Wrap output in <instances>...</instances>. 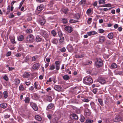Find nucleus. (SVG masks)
Instances as JSON below:
<instances>
[{
	"label": "nucleus",
	"mask_w": 123,
	"mask_h": 123,
	"mask_svg": "<svg viewBox=\"0 0 123 123\" xmlns=\"http://www.w3.org/2000/svg\"><path fill=\"white\" fill-rule=\"evenodd\" d=\"M33 36L31 34L28 35L26 38V41L27 43H32L34 41Z\"/></svg>",
	"instance_id": "f257e3e1"
},
{
	"label": "nucleus",
	"mask_w": 123,
	"mask_h": 123,
	"mask_svg": "<svg viewBox=\"0 0 123 123\" xmlns=\"http://www.w3.org/2000/svg\"><path fill=\"white\" fill-rule=\"evenodd\" d=\"M83 82L85 84H91L93 82V80L91 78L87 76L84 78Z\"/></svg>",
	"instance_id": "f03ea898"
},
{
	"label": "nucleus",
	"mask_w": 123,
	"mask_h": 123,
	"mask_svg": "<svg viewBox=\"0 0 123 123\" xmlns=\"http://www.w3.org/2000/svg\"><path fill=\"white\" fill-rule=\"evenodd\" d=\"M90 110L88 108L86 107L84 110V114L85 116L88 117L90 116L91 112Z\"/></svg>",
	"instance_id": "7ed1b4c3"
},
{
	"label": "nucleus",
	"mask_w": 123,
	"mask_h": 123,
	"mask_svg": "<svg viewBox=\"0 0 123 123\" xmlns=\"http://www.w3.org/2000/svg\"><path fill=\"white\" fill-rule=\"evenodd\" d=\"M40 33L42 36L45 38H48L49 35L47 33L46 31L43 30H41Z\"/></svg>",
	"instance_id": "20e7f679"
},
{
	"label": "nucleus",
	"mask_w": 123,
	"mask_h": 123,
	"mask_svg": "<svg viewBox=\"0 0 123 123\" xmlns=\"http://www.w3.org/2000/svg\"><path fill=\"white\" fill-rule=\"evenodd\" d=\"M30 104L33 109L35 111H37L38 109V107L36 104L32 102L30 103Z\"/></svg>",
	"instance_id": "39448f33"
},
{
	"label": "nucleus",
	"mask_w": 123,
	"mask_h": 123,
	"mask_svg": "<svg viewBox=\"0 0 123 123\" xmlns=\"http://www.w3.org/2000/svg\"><path fill=\"white\" fill-rule=\"evenodd\" d=\"M65 31L68 32L70 33L73 31V29L72 27L69 26H67L64 28Z\"/></svg>",
	"instance_id": "423d86ee"
},
{
	"label": "nucleus",
	"mask_w": 123,
	"mask_h": 123,
	"mask_svg": "<svg viewBox=\"0 0 123 123\" xmlns=\"http://www.w3.org/2000/svg\"><path fill=\"white\" fill-rule=\"evenodd\" d=\"M55 68L56 69L58 70L60 69V62L59 61H57L55 62Z\"/></svg>",
	"instance_id": "0eeeda50"
},
{
	"label": "nucleus",
	"mask_w": 123,
	"mask_h": 123,
	"mask_svg": "<svg viewBox=\"0 0 123 123\" xmlns=\"http://www.w3.org/2000/svg\"><path fill=\"white\" fill-rule=\"evenodd\" d=\"M31 73L30 72H25L23 75V77L24 78L29 77L30 76Z\"/></svg>",
	"instance_id": "6e6552de"
},
{
	"label": "nucleus",
	"mask_w": 123,
	"mask_h": 123,
	"mask_svg": "<svg viewBox=\"0 0 123 123\" xmlns=\"http://www.w3.org/2000/svg\"><path fill=\"white\" fill-rule=\"evenodd\" d=\"M40 67V65L39 63H37L34 64L32 67V68L34 70H38Z\"/></svg>",
	"instance_id": "1a4fd4ad"
},
{
	"label": "nucleus",
	"mask_w": 123,
	"mask_h": 123,
	"mask_svg": "<svg viewBox=\"0 0 123 123\" xmlns=\"http://www.w3.org/2000/svg\"><path fill=\"white\" fill-rule=\"evenodd\" d=\"M44 8V5L43 4H40L37 7V10L38 11H41L43 10Z\"/></svg>",
	"instance_id": "9d476101"
},
{
	"label": "nucleus",
	"mask_w": 123,
	"mask_h": 123,
	"mask_svg": "<svg viewBox=\"0 0 123 123\" xmlns=\"http://www.w3.org/2000/svg\"><path fill=\"white\" fill-rule=\"evenodd\" d=\"M54 89L58 91H60L62 90V88L60 86L56 85L55 86Z\"/></svg>",
	"instance_id": "9b49d317"
},
{
	"label": "nucleus",
	"mask_w": 123,
	"mask_h": 123,
	"mask_svg": "<svg viewBox=\"0 0 123 123\" xmlns=\"http://www.w3.org/2000/svg\"><path fill=\"white\" fill-rule=\"evenodd\" d=\"M114 120V121L116 122H118L121 120V118L118 115L116 116Z\"/></svg>",
	"instance_id": "f8f14e48"
},
{
	"label": "nucleus",
	"mask_w": 123,
	"mask_h": 123,
	"mask_svg": "<svg viewBox=\"0 0 123 123\" xmlns=\"http://www.w3.org/2000/svg\"><path fill=\"white\" fill-rule=\"evenodd\" d=\"M71 116H72L74 120H77L78 119V116L75 114H71Z\"/></svg>",
	"instance_id": "ddd939ff"
},
{
	"label": "nucleus",
	"mask_w": 123,
	"mask_h": 123,
	"mask_svg": "<svg viewBox=\"0 0 123 123\" xmlns=\"http://www.w3.org/2000/svg\"><path fill=\"white\" fill-rule=\"evenodd\" d=\"M10 40L11 42L13 44H16V42L15 41V37H12L10 38Z\"/></svg>",
	"instance_id": "4468645a"
},
{
	"label": "nucleus",
	"mask_w": 123,
	"mask_h": 123,
	"mask_svg": "<svg viewBox=\"0 0 123 123\" xmlns=\"http://www.w3.org/2000/svg\"><path fill=\"white\" fill-rule=\"evenodd\" d=\"M95 64L97 67H100V61H99L98 59L97 58L96 59Z\"/></svg>",
	"instance_id": "2eb2a0df"
},
{
	"label": "nucleus",
	"mask_w": 123,
	"mask_h": 123,
	"mask_svg": "<svg viewBox=\"0 0 123 123\" xmlns=\"http://www.w3.org/2000/svg\"><path fill=\"white\" fill-rule=\"evenodd\" d=\"M25 88L22 83L20 84L19 87V89L20 91H23L25 90Z\"/></svg>",
	"instance_id": "dca6fc26"
},
{
	"label": "nucleus",
	"mask_w": 123,
	"mask_h": 123,
	"mask_svg": "<svg viewBox=\"0 0 123 123\" xmlns=\"http://www.w3.org/2000/svg\"><path fill=\"white\" fill-rule=\"evenodd\" d=\"M35 88L37 90L40 89L41 88L40 86L36 82H35L34 83Z\"/></svg>",
	"instance_id": "f3484780"
},
{
	"label": "nucleus",
	"mask_w": 123,
	"mask_h": 123,
	"mask_svg": "<svg viewBox=\"0 0 123 123\" xmlns=\"http://www.w3.org/2000/svg\"><path fill=\"white\" fill-rule=\"evenodd\" d=\"M42 40V38L40 37L39 36L37 35L36 38V40L37 42L41 41Z\"/></svg>",
	"instance_id": "a211bd4d"
},
{
	"label": "nucleus",
	"mask_w": 123,
	"mask_h": 123,
	"mask_svg": "<svg viewBox=\"0 0 123 123\" xmlns=\"http://www.w3.org/2000/svg\"><path fill=\"white\" fill-rule=\"evenodd\" d=\"M0 106L1 107L5 109L6 108L7 106V105L6 103H4L0 104Z\"/></svg>",
	"instance_id": "6ab92c4d"
},
{
	"label": "nucleus",
	"mask_w": 123,
	"mask_h": 123,
	"mask_svg": "<svg viewBox=\"0 0 123 123\" xmlns=\"http://www.w3.org/2000/svg\"><path fill=\"white\" fill-rule=\"evenodd\" d=\"M105 37L103 36H100V43H102L105 41Z\"/></svg>",
	"instance_id": "aec40b11"
},
{
	"label": "nucleus",
	"mask_w": 123,
	"mask_h": 123,
	"mask_svg": "<svg viewBox=\"0 0 123 123\" xmlns=\"http://www.w3.org/2000/svg\"><path fill=\"white\" fill-rule=\"evenodd\" d=\"M91 105L92 108L94 109L95 111H96L97 110V109L96 108V106L93 102H92L91 103Z\"/></svg>",
	"instance_id": "412c9836"
},
{
	"label": "nucleus",
	"mask_w": 123,
	"mask_h": 123,
	"mask_svg": "<svg viewBox=\"0 0 123 123\" xmlns=\"http://www.w3.org/2000/svg\"><path fill=\"white\" fill-rule=\"evenodd\" d=\"M35 118L36 120L39 121H41L42 119L41 117L38 115H36Z\"/></svg>",
	"instance_id": "4be33fe9"
},
{
	"label": "nucleus",
	"mask_w": 123,
	"mask_h": 123,
	"mask_svg": "<svg viewBox=\"0 0 123 123\" xmlns=\"http://www.w3.org/2000/svg\"><path fill=\"white\" fill-rule=\"evenodd\" d=\"M38 57H39L37 55L34 56L32 57L31 61L33 62L35 61Z\"/></svg>",
	"instance_id": "5701e85b"
},
{
	"label": "nucleus",
	"mask_w": 123,
	"mask_h": 123,
	"mask_svg": "<svg viewBox=\"0 0 123 123\" xmlns=\"http://www.w3.org/2000/svg\"><path fill=\"white\" fill-rule=\"evenodd\" d=\"M113 33H111L108 34V37L110 39L113 38Z\"/></svg>",
	"instance_id": "b1692460"
},
{
	"label": "nucleus",
	"mask_w": 123,
	"mask_h": 123,
	"mask_svg": "<svg viewBox=\"0 0 123 123\" xmlns=\"http://www.w3.org/2000/svg\"><path fill=\"white\" fill-rule=\"evenodd\" d=\"M45 20L43 18L42 19L40 20V24L42 25H43L45 23Z\"/></svg>",
	"instance_id": "393cba45"
},
{
	"label": "nucleus",
	"mask_w": 123,
	"mask_h": 123,
	"mask_svg": "<svg viewBox=\"0 0 123 123\" xmlns=\"http://www.w3.org/2000/svg\"><path fill=\"white\" fill-rule=\"evenodd\" d=\"M24 101L26 103H28L30 102V98L29 97H26L25 98Z\"/></svg>",
	"instance_id": "a878e982"
},
{
	"label": "nucleus",
	"mask_w": 123,
	"mask_h": 123,
	"mask_svg": "<svg viewBox=\"0 0 123 123\" xmlns=\"http://www.w3.org/2000/svg\"><path fill=\"white\" fill-rule=\"evenodd\" d=\"M54 106V105L53 104L50 103L48 105L47 107L48 109H50L52 108Z\"/></svg>",
	"instance_id": "bb28decb"
},
{
	"label": "nucleus",
	"mask_w": 123,
	"mask_h": 123,
	"mask_svg": "<svg viewBox=\"0 0 123 123\" xmlns=\"http://www.w3.org/2000/svg\"><path fill=\"white\" fill-rule=\"evenodd\" d=\"M63 78L65 80H68L70 79L69 77L67 75H64L63 77Z\"/></svg>",
	"instance_id": "cd10ccee"
},
{
	"label": "nucleus",
	"mask_w": 123,
	"mask_h": 123,
	"mask_svg": "<svg viewBox=\"0 0 123 123\" xmlns=\"http://www.w3.org/2000/svg\"><path fill=\"white\" fill-rule=\"evenodd\" d=\"M4 97L5 98H6L8 96V93L7 91H5L3 92Z\"/></svg>",
	"instance_id": "c85d7f7f"
},
{
	"label": "nucleus",
	"mask_w": 123,
	"mask_h": 123,
	"mask_svg": "<svg viewBox=\"0 0 123 123\" xmlns=\"http://www.w3.org/2000/svg\"><path fill=\"white\" fill-rule=\"evenodd\" d=\"M24 37L23 35H21L19 37L18 40L19 41H22L24 40Z\"/></svg>",
	"instance_id": "c756f323"
},
{
	"label": "nucleus",
	"mask_w": 123,
	"mask_h": 123,
	"mask_svg": "<svg viewBox=\"0 0 123 123\" xmlns=\"http://www.w3.org/2000/svg\"><path fill=\"white\" fill-rule=\"evenodd\" d=\"M62 23L64 24H66L68 23V22L67 18H63L62 19Z\"/></svg>",
	"instance_id": "7c9ffc66"
},
{
	"label": "nucleus",
	"mask_w": 123,
	"mask_h": 123,
	"mask_svg": "<svg viewBox=\"0 0 123 123\" xmlns=\"http://www.w3.org/2000/svg\"><path fill=\"white\" fill-rule=\"evenodd\" d=\"M106 81L105 79L100 77V84H103L105 83Z\"/></svg>",
	"instance_id": "2f4dec72"
},
{
	"label": "nucleus",
	"mask_w": 123,
	"mask_h": 123,
	"mask_svg": "<svg viewBox=\"0 0 123 123\" xmlns=\"http://www.w3.org/2000/svg\"><path fill=\"white\" fill-rule=\"evenodd\" d=\"M29 56H27L25 57L24 61L22 62V63H23L25 62H27L29 61Z\"/></svg>",
	"instance_id": "473e14b6"
},
{
	"label": "nucleus",
	"mask_w": 123,
	"mask_h": 123,
	"mask_svg": "<svg viewBox=\"0 0 123 123\" xmlns=\"http://www.w3.org/2000/svg\"><path fill=\"white\" fill-rule=\"evenodd\" d=\"M15 84L16 85H18L19 83L20 82V80L18 79H15Z\"/></svg>",
	"instance_id": "72a5a7b5"
},
{
	"label": "nucleus",
	"mask_w": 123,
	"mask_h": 123,
	"mask_svg": "<svg viewBox=\"0 0 123 123\" xmlns=\"http://www.w3.org/2000/svg\"><path fill=\"white\" fill-rule=\"evenodd\" d=\"M58 33L59 37H62L63 34L62 31L61 30H59L58 31Z\"/></svg>",
	"instance_id": "f704fd0d"
},
{
	"label": "nucleus",
	"mask_w": 123,
	"mask_h": 123,
	"mask_svg": "<svg viewBox=\"0 0 123 123\" xmlns=\"http://www.w3.org/2000/svg\"><path fill=\"white\" fill-rule=\"evenodd\" d=\"M58 40L56 39H53L52 42L55 44H57L58 42Z\"/></svg>",
	"instance_id": "c9c22d12"
},
{
	"label": "nucleus",
	"mask_w": 123,
	"mask_h": 123,
	"mask_svg": "<svg viewBox=\"0 0 123 123\" xmlns=\"http://www.w3.org/2000/svg\"><path fill=\"white\" fill-rule=\"evenodd\" d=\"M64 40V37H60L59 41L60 43H62Z\"/></svg>",
	"instance_id": "e433bc0d"
},
{
	"label": "nucleus",
	"mask_w": 123,
	"mask_h": 123,
	"mask_svg": "<svg viewBox=\"0 0 123 123\" xmlns=\"http://www.w3.org/2000/svg\"><path fill=\"white\" fill-rule=\"evenodd\" d=\"M51 33L54 36H55L56 34V32L55 31L52 30L51 32Z\"/></svg>",
	"instance_id": "4c0bfd02"
},
{
	"label": "nucleus",
	"mask_w": 123,
	"mask_h": 123,
	"mask_svg": "<svg viewBox=\"0 0 123 123\" xmlns=\"http://www.w3.org/2000/svg\"><path fill=\"white\" fill-rule=\"evenodd\" d=\"M85 119V117H84L83 116H81V118L80 120V121L82 122H83L84 120Z\"/></svg>",
	"instance_id": "58836bf2"
},
{
	"label": "nucleus",
	"mask_w": 123,
	"mask_h": 123,
	"mask_svg": "<svg viewBox=\"0 0 123 123\" xmlns=\"http://www.w3.org/2000/svg\"><path fill=\"white\" fill-rule=\"evenodd\" d=\"M33 97H34V99L35 100H37L38 99V97L37 94L34 93L33 94Z\"/></svg>",
	"instance_id": "ea45409f"
},
{
	"label": "nucleus",
	"mask_w": 123,
	"mask_h": 123,
	"mask_svg": "<svg viewBox=\"0 0 123 123\" xmlns=\"http://www.w3.org/2000/svg\"><path fill=\"white\" fill-rule=\"evenodd\" d=\"M92 9L91 8H89L86 11V13L88 14H89L90 13L92 12Z\"/></svg>",
	"instance_id": "a19ab883"
},
{
	"label": "nucleus",
	"mask_w": 123,
	"mask_h": 123,
	"mask_svg": "<svg viewBox=\"0 0 123 123\" xmlns=\"http://www.w3.org/2000/svg\"><path fill=\"white\" fill-rule=\"evenodd\" d=\"M111 67L113 68H115L117 67V65L115 63H113L111 65Z\"/></svg>",
	"instance_id": "79ce46f5"
},
{
	"label": "nucleus",
	"mask_w": 123,
	"mask_h": 123,
	"mask_svg": "<svg viewBox=\"0 0 123 123\" xmlns=\"http://www.w3.org/2000/svg\"><path fill=\"white\" fill-rule=\"evenodd\" d=\"M55 68V66L54 65H52L50 66L49 69L51 70H53Z\"/></svg>",
	"instance_id": "37998d69"
},
{
	"label": "nucleus",
	"mask_w": 123,
	"mask_h": 123,
	"mask_svg": "<svg viewBox=\"0 0 123 123\" xmlns=\"http://www.w3.org/2000/svg\"><path fill=\"white\" fill-rule=\"evenodd\" d=\"M68 9L67 8H66L64 9L63 11L64 13L66 14H67L68 13Z\"/></svg>",
	"instance_id": "c03bdc74"
},
{
	"label": "nucleus",
	"mask_w": 123,
	"mask_h": 123,
	"mask_svg": "<svg viewBox=\"0 0 123 123\" xmlns=\"http://www.w3.org/2000/svg\"><path fill=\"white\" fill-rule=\"evenodd\" d=\"M3 78L6 81H8L9 80L8 77L6 75L4 76L3 77Z\"/></svg>",
	"instance_id": "a18cd8bd"
},
{
	"label": "nucleus",
	"mask_w": 123,
	"mask_h": 123,
	"mask_svg": "<svg viewBox=\"0 0 123 123\" xmlns=\"http://www.w3.org/2000/svg\"><path fill=\"white\" fill-rule=\"evenodd\" d=\"M111 6V5L110 4H108L103 5V7H110Z\"/></svg>",
	"instance_id": "49530a36"
},
{
	"label": "nucleus",
	"mask_w": 123,
	"mask_h": 123,
	"mask_svg": "<svg viewBox=\"0 0 123 123\" xmlns=\"http://www.w3.org/2000/svg\"><path fill=\"white\" fill-rule=\"evenodd\" d=\"M47 100L49 102H51L52 100L51 97L50 96H48L47 98Z\"/></svg>",
	"instance_id": "de8ad7c7"
},
{
	"label": "nucleus",
	"mask_w": 123,
	"mask_h": 123,
	"mask_svg": "<svg viewBox=\"0 0 123 123\" xmlns=\"http://www.w3.org/2000/svg\"><path fill=\"white\" fill-rule=\"evenodd\" d=\"M75 56L76 58H81L83 57H84V56L82 55H75Z\"/></svg>",
	"instance_id": "09e8293b"
},
{
	"label": "nucleus",
	"mask_w": 123,
	"mask_h": 123,
	"mask_svg": "<svg viewBox=\"0 0 123 123\" xmlns=\"http://www.w3.org/2000/svg\"><path fill=\"white\" fill-rule=\"evenodd\" d=\"M25 83L27 86H28L29 85H30L31 84L30 82H27L26 81H25Z\"/></svg>",
	"instance_id": "8fccbe9b"
},
{
	"label": "nucleus",
	"mask_w": 123,
	"mask_h": 123,
	"mask_svg": "<svg viewBox=\"0 0 123 123\" xmlns=\"http://www.w3.org/2000/svg\"><path fill=\"white\" fill-rule=\"evenodd\" d=\"M26 32L27 33H32V30L31 29H28L26 30Z\"/></svg>",
	"instance_id": "3c124183"
},
{
	"label": "nucleus",
	"mask_w": 123,
	"mask_h": 123,
	"mask_svg": "<svg viewBox=\"0 0 123 123\" xmlns=\"http://www.w3.org/2000/svg\"><path fill=\"white\" fill-rule=\"evenodd\" d=\"M92 20V18H88L87 21V23L89 24H90L91 22V21Z\"/></svg>",
	"instance_id": "603ef678"
},
{
	"label": "nucleus",
	"mask_w": 123,
	"mask_h": 123,
	"mask_svg": "<svg viewBox=\"0 0 123 123\" xmlns=\"http://www.w3.org/2000/svg\"><path fill=\"white\" fill-rule=\"evenodd\" d=\"M69 22L70 23H73L77 22V21H76V20H75L71 19L70 20Z\"/></svg>",
	"instance_id": "864d4df0"
},
{
	"label": "nucleus",
	"mask_w": 123,
	"mask_h": 123,
	"mask_svg": "<svg viewBox=\"0 0 123 123\" xmlns=\"http://www.w3.org/2000/svg\"><path fill=\"white\" fill-rule=\"evenodd\" d=\"M25 0H23L21 2L19 7V9H20L22 6L23 3L24 2Z\"/></svg>",
	"instance_id": "5fc2aeb1"
},
{
	"label": "nucleus",
	"mask_w": 123,
	"mask_h": 123,
	"mask_svg": "<svg viewBox=\"0 0 123 123\" xmlns=\"http://www.w3.org/2000/svg\"><path fill=\"white\" fill-rule=\"evenodd\" d=\"M93 122V121L92 120H86V123H91Z\"/></svg>",
	"instance_id": "6e6d98bb"
},
{
	"label": "nucleus",
	"mask_w": 123,
	"mask_h": 123,
	"mask_svg": "<svg viewBox=\"0 0 123 123\" xmlns=\"http://www.w3.org/2000/svg\"><path fill=\"white\" fill-rule=\"evenodd\" d=\"M97 88H95L93 89V90L92 91L94 94H96L97 93Z\"/></svg>",
	"instance_id": "4d7b16f0"
},
{
	"label": "nucleus",
	"mask_w": 123,
	"mask_h": 123,
	"mask_svg": "<svg viewBox=\"0 0 123 123\" xmlns=\"http://www.w3.org/2000/svg\"><path fill=\"white\" fill-rule=\"evenodd\" d=\"M66 50V49L65 47H63L62 49H60V51L62 52H65Z\"/></svg>",
	"instance_id": "13d9d810"
},
{
	"label": "nucleus",
	"mask_w": 123,
	"mask_h": 123,
	"mask_svg": "<svg viewBox=\"0 0 123 123\" xmlns=\"http://www.w3.org/2000/svg\"><path fill=\"white\" fill-rule=\"evenodd\" d=\"M45 0H36L37 2L40 3L44 2Z\"/></svg>",
	"instance_id": "bf43d9fd"
},
{
	"label": "nucleus",
	"mask_w": 123,
	"mask_h": 123,
	"mask_svg": "<svg viewBox=\"0 0 123 123\" xmlns=\"http://www.w3.org/2000/svg\"><path fill=\"white\" fill-rule=\"evenodd\" d=\"M56 117H55L52 119V123H54L56 121Z\"/></svg>",
	"instance_id": "052dcab7"
},
{
	"label": "nucleus",
	"mask_w": 123,
	"mask_h": 123,
	"mask_svg": "<svg viewBox=\"0 0 123 123\" xmlns=\"http://www.w3.org/2000/svg\"><path fill=\"white\" fill-rule=\"evenodd\" d=\"M15 56L17 57H19L21 56V54L19 53H18Z\"/></svg>",
	"instance_id": "680f3d73"
},
{
	"label": "nucleus",
	"mask_w": 123,
	"mask_h": 123,
	"mask_svg": "<svg viewBox=\"0 0 123 123\" xmlns=\"http://www.w3.org/2000/svg\"><path fill=\"white\" fill-rule=\"evenodd\" d=\"M11 54V52H8L7 53L6 55L7 56H10Z\"/></svg>",
	"instance_id": "e2e57ef3"
},
{
	"label": "nucleus",
	"mask_w": 123,
	"mask_h": 123,
	"mask_svg": "<svg viewBox=\"0 0 123 123\" xmlns=\"http://www.w3.org/2000/svg\"><path fill=\"white\" fill-rule=\"evenodd\" d=\"M48 117L49 119L50 120L52 118V115L51 114H49L47 115V116Z\"/></svg>",
	"instance_id": "0e129e2a"
},
{
	"label": "nucleus",
	"mask_w": 123,
	"mask_h": 123,
	"mask_svg": "<svg viewBox=\"0 0 123 123\" xmlns=\"http://www.w3.org/2000/svg\"><path fill=\"white\" fill-rule=\"evenodd\" d=\"M34 87L33 86H31L29 88V90L31 91H32L34 90Z\"/></svg>",
	"instance_id": "69168bd1"
},
{
	"label": "nucleus",
	"mask_w": 123,
	"mask_h": 123,
	"mask_svg": "<svg viewBox=\"0 0 123 123\" xmlns=\"http://www.w3.org/2000/svg\"><path fill=\"white\" fill-rule=\"evenodd\" d=\"M83 102H89V100L88 99H85L83 100Z\"/></svg>",
	"instance_id": "338daca9"
},
{
	"label": "nucleus",
	"mask_w": 123,
	"mask_h": 123,
	"mask_svg": "<svg viewBox=\"0 0 123 123\" xmlns=\"http://www.w3.org/2000/svg\"><path fill=\"white\" fill-rule=\"evenodd\" d=\"M8 70L9 71H12L13 69H14V68L10 67H8Z\"/></svg>",
	"instance_id": "774afa93"
}]
</instances>
